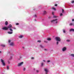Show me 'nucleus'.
Masks as SVG:
<instances>
[{
  "mask_svg": "<svg viewBox=\"0 0 74 74\" xmlns=\"http://www.w3.org/2000/svg\"><path fill=\"white\" fill-rule=\"evenodd\" d=\"M58 19H56L55 20H53L51 21V22H53V23H58Z\"/></svg>",
  "mask_w": 74,
  "mask_h": 74,
  "instance_id": "f257e3e1",
  "label": "nucleus"
},
{
  "mask_svg": "<svg viewBox=\"0 0 74 74\" xmlns=\"http://www.w3.org/2000/svg\"><path fill=\"white\" fill-rule=\"evenodd\" d=\"M55 38L56 41H61V39L59 37H56Z\"/></svg>",
  "mask_w": 74,
  "mask_h": 74,
  "instance_id": "f03ea898",
  "label": "nucleus"
},
{
  "mask_svg": "<svg viewBox=\"0 0 74 74\" xmlns=\"http://www.w3.org/2000/svg\"><path fill=\"white\" fill-rule=\"evenodd\" d=\"M1 62H2L3 66H5V62H4V60H3V59H1Z\"/></svg>",
  "mask_w": 74,
  "mask_h": 74,
  "instance_id": "7ed1b4c3",
  "label": "nucleus"
},
{
  "mask_svg": "<svg viewBox=\"0 0 74 74\" xmlns=\"http://www.w3.org/2000/svg\"><path fill=\"white\" fill-rule=\"evenodd\" d=\"M23 62H20L19 63H18V67H19V66H22V65H23Z\"/></svg>",
  "mask_w": 74,
  "mask_h": 74,
  "instance_id": "20e7f679",
  "label": "nucleus"
},
{
  "mask_svg": "<svg viewBox=\"0 0 74 74\" xmlns=\"http://www.w3.org/2000/svg\"><path fill=\"white\" fill-rule=\"evenodd\" d=\"M44 71H45L46 72L45 74H47V73H48V69H44Z\"/></svg>",
  "mask_w": 74,
  "mask_h": 74,
  "instance_id": "39448f33",
  "label": "nucleus"
},
{
  "mask_svg": "<svg viewBox=\"0 0 74 74\" xmlns=\"http://www.w3.org/2000/svg\"><path fill=\"white\" fill-rule=\"evenodd\" d=\"M2 29H3V30H8V28L6 27H3Z\"/></svg>",
  "mask_w": 74,
  "mask_h": 74,
  "instance_id": "423d86ee",
  "label": "nucleus"
},
{
  "mask_svg": "<svg viewBox=\"0 0 74 74\" xmlns=\"http://www.w3.org/2000/svg\"><path fill=\"white\" fill-rule=\"evenodd\" d=\"M10 45L11 46H14V42H12L10 44Z\"/></svg>",
  "mask_w": 74,
  "mask_h": 74,
  "instance_id": "0eeeda50",
  "label": "nucleus"
},
{
  "mask_svg": "<svg viewBox=\"0 0 74 74\" xmlns=\"http://www.w3.org/2000/svg\"><path fill=\"white\" fill-rule=\"evenodd\" d=\"M66 47H64L62 49V51H63V52L64 51H66Z\"/></svg>",
  "mask_w": 74,
  "mask_h": 74,
  "instance_id": "6e6552de",
  "label": "nucleus"
},
{
  "mask_svg": "<svg viewBox=\"0 0 74 74\" xmlns=\"http://www.w3.org/2000/svg\"><path fill=\"white\" fill-rule=\"evenodd\" d=\"M70 32H74V29H71L70 30Z\"/></svg>",
  "mask_w": 74,
  "mask_h": 74,
  "instance_id": "1a4fd4ad",
  "label": "nucleus"
},
{
  "mask_svg": "<svg viewBox=\"0 0 74 74\" xmlns=\"http://www.w3.org/2000/svg\"><path fill=\"white\" fill-rule=\"evenodd\" d=\"M12 27V25H9L8 27V28H11Z\"/></svg>",
  "mask_w": 74,
  "mask_h": 74,
  "instance_id": "9d476101",
  "label": "nucleus"
},
{
  "mask_svg": "<svg viewBox=\"0 0 74 74\" xmlns=\"http://www.w3.org/2000/svg\"><path fill=\"white\" fill-rule=\"evenodd\" d=\"M23 37V36L22 35H21L20 36H19L18 37L19 38H22V37Z\"/></svg>",
  "mask_w": 74,
  "mask_h": 74,
  "instance_id": "9b49d317",
  "label": "nucleus"
},
{
  "mask_svg": "<svg viewBox=\"0 0 74 74\" xmlns=\"http://www.w3.org/2000/svg\"><path fill=\"white\" fill-rule=\"evenodd\" d=\"M5 25H8V22L7 21H6L5 23Z\"/></svg>",
  "mask_w": 74,
  "mask_h": 74,
  "instance_id": "f8f14e48",
  "label": "nucleus"
},
{
  "mask_svg": "<svg viewBox=\"0 0 74 74\" xmlns=\"http://www.w3.org/2000/svg\"><path fill=\"white\" fill-rule=\"evenodd\" d=\"M8 34H12V32H8Z\"/></svg>",
  "mask_w": 74,
  "mask_h": 74,
  "instance_id": "ddd939ff",
  "label": "nucleus"
},
{
  "mask_svg": "<svg viewBox=\"0 0 74 74\" xmlns=\"http://www.w3.org/2000/svg\"><path fill=\"white\" fill-rule=\"evenodd\" d=\"M47 40H48V41H51V38H48L47 39Z\"/></svg>",
  "mask_w": 74,
  "mask_h": 74,
  "instance_id": "4468645a",
  "label": "nucleus"
},
{
  "mask_svg": "<svg viewBox=\"0 0 74 74\" xmlns=\"http://www.w3.org/2000/svg\"><path fill=\"white\" fill-rule=\"evenodd\" d=\"M1 46L3 47H5V46L4 45H2Z\"/></svg>",
  "mask_w": 74,
  "mask_h": 74,
  "instance_id": "2eb2a0df",
  "label": "nucleus"
},
{
  "mask_svg": "<svg viewBox=\"0 0 74 74\" xmlns=\"http://www.w3.org/2000/svg\"><path fill=\"white\" fill-rule=\"evenodd\" d=\"M9 30H10L11 32H13V30H12V29L11 28H10L9 29Z\"/></svg>",
  "mask_w": 74,
  "mask_h": 74,
  "instance_id": "dca6fc26",
  "label": "nucleus"
},
{
  "mask_svg": "<svg viewBox=\"0 0 74 74\" xmlns=\"http://www.w3.org/2000/svg\"><path fill=\"white\" fill-rule=\"evenodd\" d=\"M7 69L8 70H9L10 69V68H9V66H7Z\"/></svg>",
  "mask_w": 74,
  "mask_h": 74,
  "instance_id": "f3484780",
  "label": "nucleus"
},
{
  "mask_svg": "<svg viewBox=\"0 0 74 74\" xmlns=\"http://www.w3.org/2000/svg\"><path fill=\"white\" fill-rule=\"evenodd\" d=\"M73 24V23H70L69 24V25H70V26L71 25V26H73V24Z\"/></svg>",
  "mask_w": 74,
  "mask_h": 74,
  "instance_id": "a211bd4d",
  "label": "nucleus"
},
{
  "mask_svg": "<svg viewBox=\"0 0 74 74\" xmlns=\"http://www.w3.org/2000/svg\"><path fill=\"white\" fill-rule=\"evenodd\" d=\"M40 47L41 48H44V47H43V46H42L41 45H40Z\"/></svg>",
  "mask_w": 74,
  "mask_h": 74,
  "instance_id": "6ab92c4d",
  "label": "nucleus"
},
{
  "mask_svg": "<svg viewBox=\"0 0 74 74\" xmlns=\"http://www.w3.org/2000/svg\"><path fill=\"white\" fill-rule=\"evenodd\" d=\"M71 56H73V57H74V54H71Z\"/></svg>",
  "mask_w": 74,
  "mask_h": 74,
  "instance_id": "aec40b11",
  "label": "nucleus"
},
{
  "mask_svg": "<svg viewBox=\"0 0 74 74\" xmlns=\"http://www.w3.org/2000/svg\"><path fill=\"white\" fill-rule=\"evenodd\" d=\"M47 14V12L45 11L44 12V14Z\"/></svg>",
  "mask_w": 74,
  "mask_h": 74,
  "instance_id": "412c9836",
  "label": "nucleus"
},
{
  "mask_svg": "<svg viewBox=\"0 0 74 74\" xmlns=\"http://www.w3.org/2000/svg\"><path fill=\"white\" fill-rule=\"evenodd\" d=\"M57 17H58V16H53V18H57Z\"/></svg>",
  "mask_w": 74,
  "mask_h": 74,
  "instance_id": "4be33fe9",
  "label": "nucleus"
},
{
  "mask_svg": "<svg viewBox=\"0 0 74 74\" xmlns=\"http://www.w3.org/2000/svg\"><path fill=\"white\" fill-rule=\"evenodd\" d=\"M52 9H53V10H56V9H55V8H52Z\"/></svg>",
  "mask_w": 74,
  "mask_h": 74,
  "instance_id": "5701e85b",
  "label": "nucleus"
},
{
  "mask_svg": "<svg viewBox=\"0 0 74 74\" xmlns=\"http://www.w3.org/2000/svg\"><path fill=\"white\" fill-rule=\"evenodd\" d=\"M66 41L67 42H70V40H66Z\"/></svg>",
  "mask_w": 74,
  "mask_h": 74,
  "instance_id": "b1692460",
  "label": "nucleus"
},
{
  "mask_svg": "<svg viewBox=\"0 0 74 74\" xmlns=\"http://www.w3.org/2000/svg\"><path fill=\"white\" fill-rule=\"evenodd\" d=\"M63 33H65V30L64 29H63Z\"/></svg>",
  "mask_w": 74,
  "mask_h": 74,
  "instance_id": "393cba45",
  "label": "nucleus"
},
{
  "mask_svg": "<svg viewBox=\"0 0 74 74\" xmlns=\"http://www.w3.org/2000/svg\"><path fill=\"white\" fill-rule=\"evenodd\" d=\"M25 70L26 69L25 68H24L23 69V71H25Z\"/></svg>",
  "mask_w": 74,
  "mask_h": 74,
  "instance_id": "a878e982",
  "label": "nucleus"
},
{
  "mask_svg": "<svg viewBox=\"0 0 74 74\" xmlns=\"http://www.w3.org/2000/svg\"><path fill=\"white\" fill-rule=\"evenodd\" d=\"M60 16H62V15H63V14H62V13H61L60 14Z\"/></svg>",
  "mask_w": 74,
  "mask_h": 74,
  "instance_id": "bb28decb",
  "label": "nucleus"
},
{
  "mask_svg": "<svg viewBox=\"0 0 74 74\" xmlns=\"http://www.w3.org/2000/svg\"><path fill=\"white\" fill-rule=\"evenodd\" d=\"M43 64H44V63H41V66H42Z\"/></svg>",
  "mask_w": 74,
  "mask_h": 74,
  "instance_id": "cd10ccee",
  "label": "nucleus"
},
{
  "mask_svg": "<svg viewBox=\"0 0 74 74\" xmlns=\"http://www.w3.org/2000/svg\"><path fill=\"white\" fill-rule=\"evenodd\" d=\"M36 73H38V72H39V71H38V70H36Z\"/></svg>",
  "mask_w": 74,
  "mask_h": 74,
  "instance_id": "c85d7f7f",
  "label": "nucleus"
},
{
  "mask_svg": "<svg viewBox=\"0 0 74 74\" xmlns=\"http://www.w3.org/2000/svg\"><path fill=\"white\" fill-rule=\"evenodd\" d=\"M71 3H74V1H72V2H71Z\"/></svg>",
  "mask_w": 74,
  "mask_h": 74,
  "instance_id": "c756f323",
  "label": "nucleus"
},
{
  "mask_svg": "<svg viewBox=\"0 0 74 74\" xmlns=\"http://www.w3.org/2000/svg\"><path fill=\"white\" fill-rule=\"evenodd\" d=\"M62 13H63V12H64V10H63V9H62Z\"/></svg>",
  "mask_w": 74,
  "mask_h": 74,
  "instance_id": "7c9ffc66",
  "label": "nucleus"
},
{
  "mask_svg": "<svg viewBox=\"0 0 74 74\" xmlns=\"http://www.w3.org/2000/svg\"><path fill=\"white\" fill-rule=\"evenodd\" d=\"M38 42H41V41L40 40H38Z\"/></svg>",
  "mask_w": 74,
  "mask_h": 74,
  "instance_id": "2f4dec72",
  "label": "nucleus"
},
{
  "mask_svg": "<svg viewBox=\"0 0 74 74\" xmlns=\"http://www.w3.org/2000/svg\"><path fill=\"white\" fill-rule=\"evenodd\" d=\"M10 41H11V40H9L8 41V42L10 43Z\"/></svg>",
  "mask_w": 74,
  "mask_h": 74,
  "instance_id": "473e14b6",
  "label": "nucleus"
},
{
  "mask_svg": "<svg viewBox=\"0 0 74 74\" xmlns=\"http://www.w3.org/2000/svg\"><path fill=\"white\" fill-rule=\"evenodd\" d=\"M59 44V42H57V45H58V44Z\"/></svg>",
  "mask_w": 74,
  "mask_h": 74,
  "instance_id": "72a5a7b5",
  "label": "nucleus"
},
{
  "mask_svg": "<svg viewBox=\"0 0 74 74\" xmlns=\"http://www.w3.org/2000/svg\"><path fill=\"white\" fill-rule=\"evenodd\" d=\"M55 5L56 6H56H57L58 5V4H55Z\"/></svg>",
  "mask_w": 74,
  "mask_h": 74,
  "instance_id": "f704fd0d",
  "label": "nucleus"
},
{
  "mask_svg": "<svg viewBox=\"0 0 74 74\" xmlns=\"http://www.w3.org/2000/svg\"><path fill=\"white\" fill-rule=\"evenodd\" d=\"M44 42H46V43L48 42L46 41H45V40L44 41Z\"/></svg>",
  "mask_w": 74,
  "mask_h": 74,
  "instance_id": "c9c22d12",
  "label": "nucleus"
},
{
  "mask_svg": "<svg viewBox=\"0 0 74 74\" xmlns=\"http://www.w3.org/2000/svg\"><path fill=\"white\" fill-rule=\"evenodd\" d=\"M16 25H19V23H16Z\"/></svg>",
  "mask_w": 74,
  "mask_h": 74,
  "instance_id": "e433bc0d",
  "label": "nucleus"
},
{
  "mask_svg": "<svg viewBox=\"0 0 74 74\" xmlns=\"http://www.w3.org/2000/svg\"><path fill=\"white\" fill-rule=\"evenodd\" d=\"M32 59H34V58L33 57H32L31 58Z\"/></svg>",
  "mask_w": 74,
  "mask_h": 74,
  "instance_id": "4c0bfd02",
  "label": "nucleus"
},
{
  "mask_svg": "<svg viewBox=\"0 0 74 74\" xmlns=\"http://www.w3.org/2000/svg\"><path fill=\"white\" fill-rule=\"evenodd\" d=\"M47 62H50V61H49V60H48V61H47Z\"/></svg>",
  "mask_w": 74,
  "mask_h": 74,
  "instance_id": "58836bf2",
  "label": "nucleus"
},
{
  "mask_svg": "<svg viewBox=\"0 0 74 74\" xmlns=\"http://www.w3.org/2000/svg\"><path fill=\"white\" fill-rule=\"evenodd\" d=\"M72 21H74V19H72Z\"/></svg>",
  "mask_w": 74,
  "mask_h": 74,
  "instance_id": "ea45409f",
  "label": "nucleus"
},
{
  "mask_svg": "<svg viewBox=\"0 0 74 74\" xmlns=\"http://www.w3.org/2000/svg\"><path fill=\"white\" fill-rule=\"evenodd\" d=\"M54 14V13L53 12H52V15H53Z\"/></svg>",
  "mask_w": 74,
  "mask_h": 74,
  "instance_id": "a19ab883",
  "label": "nucleus"
},
{
  "mask_svg": "<svg viewBox=\"0 0 74 74\" xmlns=\"http://www.w3.org/2000/svg\"><path fill=\"white\" fill-rule=\"evenodd\" d=\"M35 17H37V15H35Z\"/></svg>",
  "mask_w": 74,
  "mask_h": 74,
  "instance_id": "79ce46f5",
  "label": "nucleus"
},
{
  "mask_svg": "<svg viewBox=\"0 0 74 74\" xmlns=\"http://www.w3.org/2000/svg\"><path fill=\"white\" fill-rule=\"evenodd\" d=\"M43 61L45 62V60H43Z\"/></svg>",
  "mask_w": 74,
  "mask_h": 74,
  "instance_id": "37998d69",
  "label": "nucleus"
},
{
  "mask_svg": "<svg viewBox=\"0 0 74 74\" xmlns=\"http://www.w3.org/2000/svg\"><path fill=\"white\" fill-rule=\"evenodd\" d=\"M73 26H74V24H73Z\"/></svg>",
  "mask_w": 74,
  "mask_h": 74,
  "instance_id": "c03bdc74",
  "label": "nucleus"
},
{
  "mask_svg": "<svg viewBox=\"0 0 74 74\" xmlns=\"http://www.w3.org/2000/svg\"><path fill=\"white\" fill-rule=\"evenodd\" d=\"M0 53H1V52L0 51Z\"/></svg>",
  "mask_w": 74,
  "mask_h": 74,
  "instance_id": "a18cd8bd",
  "label": "nucleus"
},
{
  "mask_svg": "<svg viewBox=\"0 0 74 74\" xmlns=\"http://www.w3.org/2000/svg\"><path fill=\"white\" fill-rule=\"evenodd\" d=\"M23 48H24V47H23Z\"/></svg>",
  "mask_w": 74,
  "mask_h": 74,
  "instance_id": "49530a36",
  "label": "nucleus"
},
{
  "mask_svg": "<svg viewBox=\"0 0 74 74\" xmlns=\"http://www.w3.org/2000/svg\"><path fill=\"white\" fill-rule=\"evenodd\" d=\"M10 64V62H8Z\"/></svg>",
  "mask_w": 74,
  "mask_h": 74,
  "instance_id": "de8ad7c7",
  "label": "nucleus"
},
{
  "mask_svg": "<svg viewBox=\"0 0 74 74\" xmlns=\"http://www.w3.org/2000/svg\"><path fill=\"white\" fill-rule=\"evenodd\" d=\"M10 64V62H8Z\"/></svg>",
  "mask_w": 74,
  "mask_h": 74,
  "instance_id": "09e8293b",
  "label": "nucleus"
},
{
  "mask_svg": "<svg viewBox=\"0 0 74 74\" xmlns=\"http://www.w3.org/2000/svg\"><path fill=\"white\" fill-rule=\"evenodd\" d=\"M45 50H46V49H45Z\"/></svg>",
  "mask_w": 74,
  "mask_h": 74,
  "instance_id": "8fccbe9b",
  "label": "nucleus"
}]
</instances>
